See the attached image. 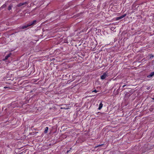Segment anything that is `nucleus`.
Instances as JSON below:
<instances>
[{"mask_svg": "<svg viewBox=\"0 0 154 154\" xmlns=\"http://www.w3.org/2000/svg\"><path fill=\"white\" fill-rule=\"evenodd\" d=\"M37 23V21L36 20H34L32 21L29 22L27 24L28 26H33L35 25Z\"/></svg>", "mask_w": 154, "mask_h": 154, "instance_id": "nucleus-1", "label": "nucleus"}, {"mask_svg": "<svg viewBox=\"0 0 154 154\" xmlns=\"http://www.w3.org/2000/svg\"><path fill=\"white\" fill-rule=\"evenodd\" d=\"M108 76L107 74L106 73H104L103 75L100 77L101 79H105L106 77Z\"/></svg>", "mask_w": 154, "mask_h": 154, "instance_id": "nucleus-2", "label": "nucleus"}, {"mask_svg": "<svg viewBox=\"0 0 154 154\" xmlns=\"http://www.w3.org/2000/svg\"><path fill=\"white\" fill-rule=\"evenodd\" d=\"M126 14H125L124 15H123L121 16H120L118 17H117L116 18V20H118L120 19H121L123 18V17H125V16H126Z\"/></svg>", "mask_w": 154, "mask_h": 154, "instance_id": "nucleus-3", "label": "nucleus"}, {"mask_svg": "<svg viewBox=\"0 0 154 154\" xmlns=\"http://www.w3.org/2000/svg\"><path fill=\"white\" fill-rule=\"evenodd\" d=\"M154 75V71L150 73V74L147 76V77L148 78H150L152 77Z\"/></svg>", "mask_w": 154, "mask_h": 154, "instance_id": "nucleus-4", "label": "nucleus"}, {"mask_svg": "<svg viewBox=\"0 0 154 154\" xmlns=\"http://www.w3.org/2000/svg\"><path fill=\"white\" fill-rule=\"evenodd\" d=\"M28 26V24H27L25 25H24L23 26H21L20 27V28L21 29H25V28H27Z\"/></svg>", "mask_w": 154, "mask_h": 154, "instance_id": "nucleus-5", "label": "nucleus"}, {"mask_svg": "<svg viewBox=\"0 0 154 154\" xmlns=\"http://www.w3.org/2000/svg\"><path fill=\"white\" fill-rule=\"evenodd\" d=\"M27 4V2H25L22 3H20L17 5V6L19 7Z\"/></svg>", "mask_w": 154, "mask_h": 154, "instance_id": "nucleus-6", "label": "nucleus"}, {"mask_svg": "<svg viewBox=\"0 0 154 154\" xmlns=\"http://www.w3.org/2000/svg\"><path fill=\"white\" fill-rule=\"evenodd\" d=\"M12 54L11 53H10L9 54L6 56L5 57V59L4 60H7L8 59V57H10L11 55Z\"/></svg>", "mask_w": 154, "mask_h": 154, "instance_id": "nucleus-7", "label": "nucleus"}, {"mask_svg": "<svg viewBox=\"0 0 154 154\" xmlns=\"http://www.w3.org/2000/svg\"><path fill=\"white\" fill-rule=\"evenodd\" d=\"M154 109V105H152L149 109V110L150 112H152Z\"/></svg>", "mask_w": 154, "mask_h": 154, "instance_id": "nucleus-8", "label": "nucleus"}, {"mask_svg": "<svg viewBox=\"0 0 154 154\" xmlns=\"http://www.w3.org/2000/svg\"><path fill=\"white\" fill-rule=\"evenodd\" d=\"M103 106V104H102V102H101L99 104V107L98 108L99 110H100L102 108Z\"/></svg>", "mask_w": 154, "mask_h": 154, "instance_id": "nucleus-9", "label": "nucleus"}, {"mask_svg": "<svg viewBox=\"0 0 154 154\" xmlns=\"http://www.w3.org/2000/svg\"><path fill=\"white\" fill-rule=\"evenodd\" d=\"M13 7V5H10L8 7V10H11Z\"/></svg>", "mask_w": 154, "mask_h": 154, "instance_id": "nucleus-10", "label": "nucleus"}, {"mask_svg": "<svg viewBox=\"0 0 154 154\" xmlns=\"http://www.w3.org/2000/svg\"><path fill=\"white\" fill-rule=\"evenodd\" d=\"M48 127H46L45 128V130L44 131V133H46L48 131Z\"/></svg>", "mask_w": 154, "mask_h": 154, "instance_id": "nucleus-11", "label": "nucleus"}, {"mask_svg": "<svg viewBox=\"0 0 154 154\" xmlns=\"http://www.w3.org/2000/svg\"><path fill=\"white\" fill-rule=\"evenodd\" d=\"M6 6V4L3 5L1 7V8H5Z\"/></svg>", "mask_w": 154, "mask_h": 154, "instance_id": "nucleus-12", "label": "nucleus"}, {"mask_svg": "<svg viewBox=\"0 0 154 154\" xmlns=\"http://www.w3.org/2000/svg\"><path fill=\"white\" fill-rule=\"evenodd\" d=\"M150 56V59H151L154 57V55H152V54H150L149 55Z\"/></svg>", "mask_w": 154, "mask_h": 154, "instance_id": "nucleus-13", "label": "nucleus"}, {"mask_svg": "<svg viewBox=\"0 0 154 154\" xmlns=\"http://www.w3.org/2000/svg\"><path fill=\"white\" fill-rule=\"evenodd\" d=\"M92 92H95V93H97V91L96 90H94L92 91Z\"/></svg>", "mask_w": 154, "mask_h": 154, "instance_id": "nucleus-14", "label": "nucleus"}, {"mask_svg": "<svg viewBox=\"0 0 154 154\" xmlns=\"http://www.w3.org/2000/svg\"><path fill=\"white\" fill-rule=\"evenodd\" d=\"M126 86V85H124L122 87V88H124L125 87V86Z\"/></svg>", "mask_w": 154, "mask_h": 154, "instance_id": "nucleus-15", "label": "nucleus"}, {"mask_svg": "<svg viewBox=\"0 0 154 154\" xmlns=\"http://www.w3.org/2000/svg\"><path fill=\"white\" fill-rule=\"evenodd\" d=\"M61 109H63H63H65V107H63V108L61 107Z\"/></svg>", "mask_w": 154, "mask_h": 154, "instance_id": "nucleus-16", "label": "nucleus"}, {"mask_svg": "<svg viewBox=\"0 0 154 154\" xmlns=\"http://www.w3.org/2000/svg\"><path fill=\"white\" fill-rule=\"evenodd\" d=\"M69 151H67V152L68 153V152H69Z\"/></svg>", "mask_w": 154, "mask_h": 154, "instance_id": "nucleus-17", "label": "nucleus"}, {"mask_svg": "<svg viewBox=\"0 0 154 154\" xmlns=\"http://www.w3.org/2000/svg\"><path fill=\"white\" fill-rule=\"evenodd\" d=\"M120 87H121V86L119 87V88H120Z\"/></svg>", "mask_w": 154, "mask_h": 154, "instance_id": "nucleus-18", "label": "nucleus"}]
</instances>
